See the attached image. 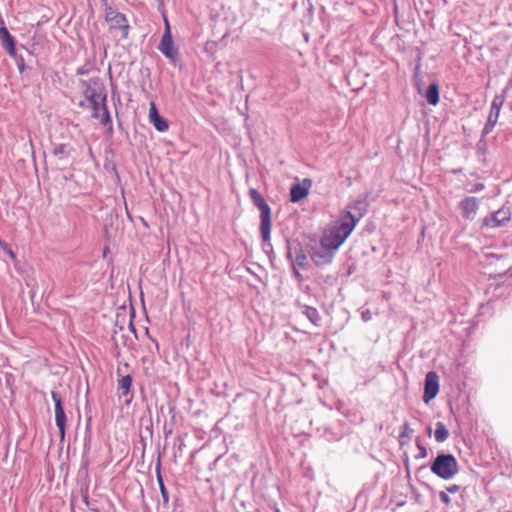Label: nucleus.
<instances>
[{"label":"nucleus","instance_id":"1","mask_svg":"<svg viewBox=\"0 0 512 512\" xmlns=\"http://www.w3.org/2000/svg\"><path fill=\"white\" fill-rule=\"evenodd\" d=\"M358 223L351 211L342 214L333 225L324 232L320 245L325 248L337 250L349 237Z\"/></svg>","mask_w":512,"mask_h":512},{"label":"nucleus","instance_id":"2","mask_svg":"<svg viewBox=\"0 0 512 512\" xmlns=\"http://www.w3.org/2000/svg\"><path fill=\"white\" fill-rule=\"evenodd\" d=\"M250 196L253 204L260 211V232L266 245L270 246L271 234V209L264 197L255 189L250 190Z\"/></svg>","mask_w":512,"mask_h":512},{"label":"nucleus","instance_id":"3","mask_svg":"<svg viewBox=\"0 0 512 512\" xmlns=\"http://www.w3.org/2000/svg\"><path fill=\"white\" fill-rule=\"evenodd\" d=\"M431 471L444 480H450L459 472L456 458L452 454H439L430 467Z\"/></svg>","mask_w":512,"mask_h":512},{"label":"nucleus","instance_id":"4","mask_svg":"<svg viewBox=\"0 0 512 512\" xmlns=\"http://www.w3.org/2000/svg\"><path fill=\"white\" fill-rule=\"evenodd\" d=\"M105 21L111 30H120L123 37H127L129 24L126 16L113 7L105 10Z\"/></svg>","mask_w":512,"mask_h":512},{"label":"nucleus","instance_id":"5","mask_svg":"<svg viewBox=\"0 0 512 512\" xmlns=\"http://www.w3.org/2000/svg\"><path fill=\"white\" fill-rule=\"evenodd\" d=\"M504 101H505V95H496L493 98L487 122L482 130L483 136H486L492 132L493 128L495 127V125L498 121L500 111H501Z\"/></svg>","mask_w":512,"mask_h":512},{"label":"nucleus","instance_id":"6","mask_svg":"<svg viewBox=\"0 0 512 512\" xmlns=\"http://www.w3.org/2000/svg\"><path fill=\"white\" fill-rule=\"evenodd\" d=\"M287 258L292 261L293 266L306 267L307 255L298 241H287Z\"/></svg>","mask_w":512,"mask_h":512},{"label":"nucleus","instance_id":"7","mask_svg":"<svg viewBox=\"0 0 512 512\" xmlns=\"http://www.w3.org/2000/svg\"><path fill=\"white\" fill-rule=\"evenodd\" d=\"M439 392V377L436 372L430 371L426 374L423 401L428 404Z\"/></svg>","mask_w":512,"mask_h":512},{"label":"nucleus","instance_id":"8","mask_svg":"<svg viewBox=\"0 0 512 512\" xmlns=\"http://www.w3.org/2000/svg\"><path fill=\"white\" fill-rule=\"evenodd\" d=\"M461 215L465 220H473L479 209V200L473 196H467L459 203Z\"/></svg>","mask_w":512,"mask_h":512},{"label":"nucleus","instance_id":"9","mask_svg":"<svg viewBox=\"0 0 512 512\" xmlns=\"http://www.w3.org/2000/svg\"><path fill=\"white\" fill-rule=\"evenodd\" d=\"M52 399L55 403V421L56 425L59 428L60 436L63 439L65 436V426H66V415L64 412V408L62 406V400L60 395L53 391L51 393Z\"/></svg>","mask_w":512,"mask_h":512},{"label":"nucleus","instance_id":"10","mask_svg":"<svg viewBox=\"0 0 512 512\" xmlns=\"http://www.w3.org/2000/svg\"><path fill=\"white\" fill-rule=\"evenodd\" d=\"M159 51L168 59L175 62L178 59V49L176 48L172 35H163L158 46Z\"/></svg>","mask_w":512,"mask_h":512},{"label":"nucleus","instance_id":"11","mask_svg":"<svg viewBox=\"0 0 512 512\" xmlns=\"http://www.w3.org/2000/svg\"><path fill=\"white\" fill-rule=\"evenodd\" d=\"M105 100V96H103V100H96L95 102L90 103L93 118L98 119L103 125H107L111 122Z\"/></svg>","mask_w":512,"mask_h":512},{"label":"nucleus","instance_id":"12","mask_svg":"<svg viewBox=\"0 0 512 512\" xmlns=\"http://www.w3.org/2000/svg\"><path fill=\"white\" fill-rule=\"evenodd\" d=\"M312 186L310 179H304L302 183H296L291 186L290 189V200L293 203H297L305 198Z\"/></svg>","mask_w":512,"mask_h":512},{"label":"nucleus","instance_id":"13","mask_svg":"<svg viewBox=\"0 0 512 512\" xmlns=\"http://www.w3.org/2000/svg\"><path fill=\"white\" fill-rule=\"evenodd\" d=\"M511 215L508 210L500 209L484 219V225L491 228L504 226L510 221Z\"/></svg>","mask_w":512,"mask_h":512},{"label":"nucleus","instance_id":"14","mask_svg":"<svg viewBox=\"0 0 512 512\" xmlns=\"http://www.w3.org/2000/svg\"><path fill=\"white\" fill-rule=\"evenodd\" d=\"M335 251L321 246L320 250L312 253L311 259L317 267H322L332 262Z\"/></svg>","mask_w":512,"mask_h":512},{"label":"nucleus","instance_id":"15","mask_svg":"<svg viewBox=\"0 0 512 512\" xmlns=\"http://www.w3.org/2000/svg\"><path fill=\"white\" fill-rule=\"evenodd\" d=\"M149 121L153 124L156 130L159 132H164L168 129V123L164 120L158 113L156 104L154 102L150 103L149 107Z\"/></svg>","mask_w":512,"mask_h":512},{"label":"nucleus","instance_id":"16","mask_svg":"<svg viewBox=\"0 0 512 512\" xmlns=\"http://www.w3.org/2000/svg\"><path fill=\"white\" fill-rule=\"evenodd\" d=\"M0 40L4 49L11 55H15V40L6 27L0 28Z\"/></svg>","mask_w":512,"mask_h":512},{"label":"nucleus","instance_id":"17","mask_svg":"<svg viewBox=\"0 0 512 512\" xmlns=\"http://www.w3.org/2000/svg\"><path fill=\"white\" fill-rule=\"evenodd\" d=\"M367 207L368 204L365 200H357L349 206V208L355 212L353 215L358 219V222L366 213Z\"/></svg>","mask_w":512,"mask_h":512},{"label":"nucleus","instance_id":"18","mask_svg":"<svg viewBox=\"0 0 512 512\" xmlns=\"http://www.w3.org/2000/svg\"><path fill=\"white\" fill-rule=\"evenodd\" d=\"M426 100L431 105H436L439 102V87L436 83L429 85L426 92Z\"/></svg>","mask_w":512,"mask_h":512},{"label":"nucleus","instance_id":"19","mask_svg":"<svg viewBox=\"0 0 512 512\" xmlns=\"http://www.w3.org/2000/svg\"><path fill=\"white\" fill-rule=\"evenodd\" d=\"M303 314L310 320V322L313 325H315V326L320 325L321 317L316 308L310 307V306H304Z\"/></svg>","mask_w":512,"mask_h":512},{"label":"nucleus","instance_id":"20","mask_svg":"<svg viewBox=\"0 0 512 512\" xmlns=\"http://www.w3.org/2000/svg\"><path fill=\"white\" fill-rule=\"evenodd\" d=\"M434 437H435L436 442H438V443H442L448 439L449 431L442 422L436 423V430L434 432Z\"/></svg>","mask_w":512,"mask_h":512},{"label":"nucleus","instance_id":"21","mask_svg":"<svg viewBox=\"0 0 512 512\" xmlns=\"http://www.w3.org/2000/svg\"><path fill=\"white\" fill-rule=\"evenodd\" d=\"M132 385V378L129 375L123 376L118 380V389L122 392L123 395L129 393Z\"/></svg>","mask_w":512,"mask_h":512},{"label":"nucleus","instance_id":"22","mask_svg":"<svg viewBox=\"0 0 512 512\" xmlns=\"http://www.w3.org/2000/svg\"><path fill=\"white\" fill-rule=\"evenodd\" d=\"M84 94H85L86 99L90 103L95 102L96 100H103V96L100 94H97L95 89H93L90 85L86 86Z\"/></svg>","mask_w":512,"mask_h":512},{"label":"nucleus","instance_id":"23","mask_svg":"<svg viewBox=\"0 0 512 512\" xmlns=\"http://www.w3.org/2000/svg\"><path fill=\"white\" fill-rule=\"evenodd\" d=\"M415 443H416V446H417V449H418V454L415 456V458L416 459L426 458L427 455H428V452H427L426 447L422 444L421 438L420 437H416Z\"/></svg>","mask_w":512,"mask_h":512},{"label":"nucleus","instance_id":"24","mask_svg":"<svg viewBox=\"0 0 512 512\" xmlns=\"http://www.w3.org/2000/svg\"><path fill=\"white\" fill-rule=\"evenodd\" d=\"M484 188H485L484 183H475V184L471 185L469 188H467V191L469 193H477V192L482 191Z\"/></svg>","mask_w":512,"mask_h":512},{"label":"nucleus","instance_id":"25","mask_svg":"<svg viewBox=\"0 0 512 512\" xmlns=\"http://www.w3.org/2000/svg\"><path fill=\"white\" fill-rule=\"evenodd\" d=\"M0 246L2 247V249L9 255V257L11 259H15V253L12 251V249L9 247V245L5 242H3L1 239H0Z\"/></svg>","mask_w":512,"mask_h":512},{"label":"nucleus","instance_id":"26","mask_svg":"<svg viewBox=\"0 0 512 512\" xmlns=\"http://www.w3.org/2000/svg\"><path fill=\"white\" fill-rule=\"evenodd\" d=\"M217 43L215 41H208L205 45V51L213 55L216 52Z\"/></svg>","mask_w":512,"mask_h":512},{"label":"nucleus","instance_id":"27","mask_svg":"<svg viewBox=\"0 0 512 512\" xmlns=\"http://www.w3.org/2000/svg\"><path fill=\"white\" fill-rule=\"evenodd\" d=\"M158 480H159V487H160V491H161V495L163 497V500H164V502H168V493H167V491L165 489V486H164V484L162 482L161 477H159Z\"/></svg>","mask_w":512,"mask_h":512},{"label":"nucleus","instance_id":"28","mask_svg":"<svg viewBox=\"0 0 512 512\" xmlns=\"http://www.w3.org/2000/svg\"><path fill=\"white\" fill-rule=\"evenodd\" d=\"M439 498H440V500H441L444 504H446V505H449V504H450V502H451L450 497H449V496H448V494H447L446 492H444V491H441V492L439 493Z\"/></svg>","mask_w":512,"mask_h":512},{"label":"nucleus","instance_id":"29","mask_svg":"<svg viewBox=\"0 0 512 512\" xmlns=\"http://www.w3.org/2000/svg\"><path fill=\"white\" fill-rule=\"evenodd\" d=\"M361 318L364 322L370 321L372 319V314L370 310L366 309L361 312Z\"/></svg>","mask_w":512,"mask_h":512},{"label":"nucleus","instance_id":"30","mask_svg":"<svg viewBox=\"0 0 512 512\" xmlns=\"http://www.w3.org/2000/svg\"><path fill=\"white\" fill-rule=\"evenodd\" d=\"M412 433V429L410 428L408 423H404L402 425L401 437L408 436V434Z\"/></svg>","mask_w":512,"mask_h":512},{"label":"nucleus","instance_id":"31","mask_svg":"<svg viewBox=\"0 0 512 512\" xmlns=\"http://www.w3.org/2000/svg\"><path fill=\"white\" fill-rule=\"evenodd\" d=\"M163 19H164V25H165V31H164L163 35H167V34L171 35L170 24H169L168 18L166 17L165 14L163 15Z\"/></svg>","mask_w":512,"mask_h":512},{"label":"nucleus","instance_id":"32","mask_svg":"<svg viewBox=\"0 0 512 512\" xmlns=\"http://www.w3.org/2000/svg\"><path fill=\"white\" fill-rule=\"evenodd\" d=\"M298 266H293V274L298 281H303L302 274L297 269Z\"/></svg>","mask_w":512,"mask_h":512},{"label":"nucleus","instance_id":"33","mask_svg":"<svg viewBox=\"0 0 512 512\" xmlns=\"http://www.w3.org/2000/svg\"><path fill=\"white\" fill-rule=\"evenodd\" d=\"M460 490V487L456 484H453V485H450L449 487H447V492L449 493H457L458 491Z\"/></svg>","mask_w":512,"mask_h":512},{"label":"nucleus","instance_id":"34","mask_svg":"<svg viewBox=\"0 0 512 512\" xmlns=\"http://www.w3.org/2000/svg\"><path fill=\"white\" fill-rule=\"evenodd\" d=\"M262 240H264V239L262 238ZM263 249H264L266 252H268V250H272V245H271V244H270V246H269V245H266V244H265V241H263Z\"/></svg>","mask_w":512,"mask_h":512},{"label":"nucleus","instance_id":"35","mask_svg":"<svg viewBox=\"0 0 512 512\" xmlns=\"http://www.w3.org/2000/svg\"><path fill=\"white\" fill-rule=\"evenodd\" d=\"M432 433L431 427L428 428V434L430 435Z\"/></svg>","mask_w":512,"mask_h":512},{"label":"nucleus","instance_id":"36","mask_svg":"<svg viewBox=\"0 0 512 512\" xmlns=\"http://www.w3.org/2000/svg\"><path fill=\"white\" fill-rule=\"evenodd\" d=\"M276 512H280V511L277 509Z\"/></svg>","mask_w":512,"mask_h":512}]
</instances>
